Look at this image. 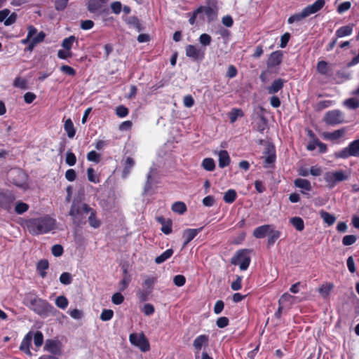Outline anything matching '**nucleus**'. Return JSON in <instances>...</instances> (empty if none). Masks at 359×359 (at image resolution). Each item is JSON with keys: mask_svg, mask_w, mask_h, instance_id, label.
<instances>
[{"mask_svg": "<svg viewBox=\"0 0 359 359\" xmlns=\"http://www.w3.org/2000/svg\"><path fill=\"white\" fill-rule=\"evenodd\" d=\"M23 304L31 311L41 316H48L53 314L55 308L46 299L37 295L29 293L24 298Z\"/></svg>", "mask_w": 359, "mask_h": 359, "instance_id": "nucleus-1", "label": "nucleus"}, {"mask_svg": "<svg viewBox=\"0 0 359 359\" xmlns=\"http://www.w3.org/2000/svg\"><path fill=\"white\" fill-rule=\"evenodd\" d=\"M55 220L49 216L29 219L27 223L28 231L32 235L48 233L55 227Z\"/></svg>", "mask_w": 359, "mask_h": 359, "instance_id": "nucleus-2", "label": "nucleus"}, {"mask_svg": "<svg viewBox=\"0 0 359 359\" xmlns=\"http://www.w3.org/2000/svg\"><path fill=\"white\" fill-rule=\"evenodd\" d=\"M91 211V208L86 203L74 201L71 205L69 215L72 217L74 224L77 226L86 224V214Z\"/></svg>", "mask_w": 359, "mask_h": 359, "instance_id": "nucleus-3", "label": "nucleus"}, {"mask_svg": "<svg viewBox=\"0 0 359 359\" xmlns=\"http://www.w3.org/2000/svg\"><path fill=\"white\" fill-rule=\"evenodd\" d=\"M325 0H316L313 4L306 6L300 13L292 15L287 20L288 24L299 22L311 14L318 12L325 6Z\"/></svg>", "mask_w": 359, "mask_h": 359, "instance_id": "nucleus-4", "label": "nucleus"}, {"mask_svg": "<svg viewBox=\"0 0 359 359\" xmlns=\"http://www.w3.org/2000/svg\"><path fill=\"white\" fill-rule=\"evenodd\" d=\"M8 180L15 186L27 189L29 187L27 183L28 175L21 169H11L8 172Z\"/></svg>", "mask_w": 359, "mask_h": 359, "instance_id": "nucleus-5", "label": "nucleus"}, {"mask_svg": "<svg viewBox=\"0 0 359 359\" xmlns=\"http://www.w3.org/2000/svg\"><path fill=\"white\" fill-rule=\"evenodd\" d=\"M250 262V250L248 249H242L236 251L231 259V264L235 266L238 265L241 271L247 270Z\"/></svg>", "mask_w": 359, "mask_h": 359, "instance_id": "nucleus-6", "label": "nucleus"}, {"mask_svg": "<svg viewBox=\"0 0 359 359\" xmlns=\"http://www.w3.org/2000/svg\"><path fill=\"white\" fill-rule=\"evenodd\" d=\"M334 157L337 158L346 159L350 156H359V139L352 141L348 145L334 153Z\"/></svg>", "mask_w": 359, "mask_h": 359, "instance_id": "nucleus-7", "label": "nucleus"}, {"mask_svg": "<svg viewBox=\"0 0 359 359\" xmlns=\"http://www.w3.org/2000/svg\"><path fill=\"white\" fill-rule=\"evenodd\" d=\"M108 0H89L88 2V10L91 13L98 15H108L109 9L107 6Z\"/></svg>", "mask_w": 359, "mask_h": 359, "instance_id": "nucleus-8", "label": "nucleus"}, {"mask_svg": "<svg viewBox=\"0 0 359 359\" xmlns=\"http://www.w3.org/2000/svg\"><path fill=\"white\" fill-rule=\"evenodd\" d=\"M351 175V172H346L342 170L334 171L332 172H327L325 176V180L332 186H334L337 182L347 180Z\"/></svg>", "mask_w": 359, "mask_h": 359, "instance_id": "nucleus-9", "label": "nucleus"}, {"mask_svg": "<svg viewBox=\"0 0 359 359\" xmlns=\"http://www.w3.org/2000/svg\"><path fill=\"white\" fill-rule=\"evenodd\" d=\"M324 121L330 126H336L344 122V114L339 109L328 111L324 117Z\"/></svg>", "mask_w": 359, "mask_h": 359, "instance_id": "nucleus-10", "label": "nucleus"}, {"mask_svg": "<svg viewBox=\"0 0 359 359\" xmlns=\"http://www.w3.org/2000/svg\"><path fill=\"white\" fill-rule=\"evenodd\" d=\"M129 340L132 344L138 347L143 352H146L149 350V341L143 333L140 334L135 333L130 334Z\"/></svg>", "mask_w": 359, "mask_h": 359, "instance_id": "nucleus-11", "label": "nucleus"}, {"mask_svg": "<svg viewBox=\"0 0 359 359\" xmlns=\"http://www.w3.org/2000/svg\"><path fill=\"white\" fill-rule=\"evenodd\" d=\"M15 196L9 191L0 192V206L1 208L10 212L13 208V203Z\"/></svg>", "mask_w": 359, "mask_h": 359, "instance_id": "nucleus-12", "label": "nucleus"}, {"mask_svg": "<svg viewBox=\"0 0 359 359\" xmlns=\"http://www.w3.org/2000/svg\"><path fill=\"white\" fill-rule=\"evenodd\" d=\"M186 55L194 61H201L204 58V50L194 45H187L185 48Z\"/></svg>", "mask_w": 359, "mask_h": 359, "instance_id": "nucleus-13", "label": "nucleus"}, {"mask_svg": "<svg viewBox=\"0 0 359 359\" xmlns=\"http://www.w3.org/2000/svg\"><path fill=\"white\" fill-rule=\"evenodd\" d=\"M8 8H4L0 11V22H4V25L9 26L14 24L17 20V14L12 13Z\"/></svg>", "mask_w": 359, "mask_h": 359, "instance_id": "nucleus-14", "label": "nucleus"}, {"mask_svg": "<svg viewBox=\"0 0 359 359\" xmlns=\"http://www.w3.org/2000/svg\"><path fill=\"white\" fill-rule=\"evenodd\" d=\"M8 8H4L0 11V22H4V25L9 26L14 24L17 20V14L12 13Z\"/></svg>", "mask_w": 359, "mask_h": 359, "instance_id": "nucleus-15", "label": "nucleus"}, {"mask_svg": "<svg viewBox=\"0 0 359 359\" xmlns=\"http://www.w3.org/2000/svg\"><path fill=\"white\" fill-rule=\"evenodd\" d=\"M203 227L198 229H187L184 230L182 233V238H184V243L182 248H185L196 236L203 230Z\"/></svg>", "mask_w": 359, "mask_h": 359, "instance_id": "nucleus-16", "label": "nucleus"}, {"mask_svg": "<svg viewBox=\"0 0 359 359\" xmlns=\"http://www.w3.org/2000/svg\"><path fill=\"white\" fill-rule=\"evenodd\" d=\"M196 13H200V14L204 13L209 22L215 20L217 16V8L211 6H200L196 9Z\"/></svg>", "mask_w": 359, "mask_h": 359, "instance_id": "nucleus-17", "label": "nucleus"}, {"mask_svg": "<svg viewBox=\"0 0 359 359\" xmlns=\"http://www.w3.org/2000/svg\"><path fill=\"white\" fill-rule=\"evenodd\" d=\"M283 57V55L280 50L273 52L267 60L268 67H275L279 65L282 62Z\"/></svg>", "mask_w": 359, "mask_h": 359, "instance_id": "nucleus-18", "label": "nucleus"}, {"mask_svg": "<svg viewBox=\"0 0 359 359\" xmlns=\"http://www.w3.org/2000/svg\"><path fill=\"white\" fill-rule=\"evenodd\" d=\"M32 333L29 332L25 336L20 346V350L29 355H32L29 349L32 344Z\"/></svg>", "mask_w": 359, "mask_h": 359, "instance_id": "nucleus-19", "label": "nucleus"}, {"mask_svg": "<svg viewBox=\"0 0 359 359\" xmlns=\"http://www.w3.org/2000/svg\"><path fill=\"white\" fill-rule=\"evenodd\" d=\"M44 350L51 353L55 355H60L59 342L53 339H48L46 341Z\"/></svg>", "mask_w": 359, "mask_h": 359, "instance_id": "nucleus-20", "label": "nucleus"}, {"mask_svg": "<svg viewBox=\"0 0 359 359\" xmlns=\"http://www.w3.org/2000/svg\"><path fill=\"white\" fill-rule=\"evenodd\" d=\"M135 164V160L130 156L126 157V158L125 160H123V170L122 172L123 178H126L129 175V174L131 172V170H132L133 168L134 167Z\"/></svg>", "mask_w": 359, "mask_h": 359, "instance_id": "nucleus-21", "label": "nucleus"}, {"mask_svg": "<svg viewBox=\"0 0 359 359\" xmlns=\"http://www.w3.org/2000/svg\"><path fill=\"white\" fill-rule=\"evenodd\" d=\"M266 154L264 160V168H269L271 165L273 164L276 161V151L273 147H268L264 152Z\"/></svg>", "mask_w": 359, "mask_h": 359, "instance_id": "nucleus-22", "label": "nucleus"}, {"mask_svg": "<svg viewBox=\"0 0 359 359\" xmlns=\"http://www.w3.org/2000/svg\"><path fill=\"white\" fill-rule=\"evenodd\" d=\"M272 227L270 224H264L255 229L253 231V236L256 238H262L268 235L270 231V229Z\"/></svg>", "mask_w": 359, "mask_h": 359, "instance_id": "nucleus-23", "label": "nucleus"}, {"mask_svg": "<svg viewBox=\"0 0 359 359\" xmlns=\"http://www.w3.org/2000/svg\"><path fill=\"white\" fill-rule=\"evenodd\" d=\"M285 81L283 79L274 80L270 86L267 87L269 94H275L280 90L284 86Z\"/></svg>", "mask_w": 359, "mask_h": 359, "instance_id": "nucleus-24", "label": "nucleus"}, {"mask_svg": "<svg viewBox=\"0 0 359 359\" xmlns=\"http://www.w3.org/2000/svg\"><path fill=\"white\" fill-rule=\"evenodd\" d=\"M218 156L219 168H224L229 165L231 162V158L227 151L220 150L218 152Z\"/></svg>", "mask_w": 359, "mask_h": 359, "instance_id": "nucleus-25", "label": "nucleus"}, {"mask_svg": "<svg viewBox=\"0 0 359 359\" xmlns=\"http://www.w3.org/2000/svg\"><path fill=\"white\" fill-rule=\"evenodd\" d=\"M353 25L349 24L346 26H343L337 29L335 35L337 38H341L344 36H349L353 32Z\"/></svg>", "mask_w": 359, "mask_h": 359, "instance_id": "nucleus-26", "label": "nucleus"}, {"mask_svg": "<svg viewBox=\"0 0 359 359\" xmlns=\"http://www.w3.org/2000/svg\"><path fill=\"white\" fill-rule=\"evenodd\" d=\"M126 22L130 26L135 28L138 32L144 29V27L141 25L140 21L137 16H130L126 20Z\"/></svg>", "mask_w": 359, "mask_h": 359, "instance_id": "nucleus-27", "label": "nucleus"}, {"mask_svg": "<svg viewBox=\"0 0 359 359\" xmlns=\"http://www.w3.org/2000/svg\"><path fill=\"white\" fill-rule=\"evenodd\" d=\"M319 215L320 216V218L323 220V222L329 226L332 225L336 221V217H334V215L323 210H321L319 212Z\"/></svg>", "mask_w": 359, "mask_h": 359, "instance_id": "nucleus-28", "label": "nucleus"}, {"mask_svg": "<svg viewBox=\"0 0 359 359\" xmlns=\"http://www.w3.org/2000/svg\"><path fill=\"white\" fill-rule=\"evenodd\" d=\"M281 232L278 230L270 229V231L268 233L267 244L269 246L273 245L275 242L280 238Z\"/></svg>", "mask_w": 359, "mask_h": 359, "instance_id": "nucleus-29", "label": "nucleus"}, {"mask_svg": "<svg viewBox=\"0 0 359 359\" xmlns=\"http://www.w3.org/2000/svg\"><path fill=\"white\" fill-rule=\"evenodd\" d=\"M49 264L46 259H41L36 264V269L41 278H45L46 276V270L48 269Z\"/></svg>", "mask_w": 359, "mask_h": 359, "instance_id": "nucleus-30", "label": "nucleus"}, {"mask_svg": "<svg viewBox=\"0 0 359 359\" xmlns=\"http://www.w3.org/2000/svg\"><path fill=\"white\" fill-rule=\"evenodd\" d=\"M208 341V337L205 334H201L197 337L193 343L194 347L197 350L200 351L202 346L207 344Z\"/></svg>", "mask_w": 359, "mask_h": 359, "instance_id": "nucleus-31", "label": "nucleus"}, {"mask_svg": "<svg viewBox=\"0 0 359 359\" xmlns=\"http://www.w3.org/2000/svg\"><path fill=\"white\" fill-rule=\"evenodd\" d=\"M64 129L67 132L68 137L73 138L75 136L76 130L71 118H68L65 121L64 124Z\"/></svg>", "mask_w": 359, "mask_h": 359, "instance_id": "nucleus-32", "label": "nucleus"}, {"mask_svg": "<svg viewBox=\"0 0 359 359\" xmlns=\"http://www.w3.org/2000/svg\"><path fill=\"white\" fill-rule=\"evenodd\" d=\"M152 172H153V168H151L147 175V181L145 182V184H144V187L143 189V195L148 194L150 192V191L152 189V184H153Z\"/></svg>", "mask_w": 359, "mask_h": 359, "instance_id": "nucleus-33", "label": "nucleus"}, {"mask_svg": "<svg viewBox=\"0 0 359 359\" xmlns=\"http://www.w3.org/2000/svg\"><path fill=\"white\" fill-rule=\"evenodd\" d=\"M90 216L88 217V222L91 227L94 229H97L100 226L101 222L96 217V212L91 208V211L89 212Z\"/></svg>", "mask_w": 359, "mask_h": 359, "instance_id": "nucleus-34", "label": "nucleus"}, {"mask_svg": "<svg viewBox=\"0 0 359 359\" xmlns=\"http://www.w3.org/2000/svg\"><path fill=\"white\" fill-rule=\"evenodd\" d=\"M294 185L298 188L303 189L307 191L311 190V182L307 180L298 178L294 180Z\"/></svg>", "mask_w": 359, "mask_h": 359, "instance_id": "nucleus-35", "label": "nucleus"}, {"mask_svg": "<svg viewBox=\"0 0 359 359\" xmlns=\"http://www.w3.org/2000/svg\"><path fill=\"white\" fill-rule=\"evenodd\" d=\"M173 250L170 248L163 252L161 255L156 257L155 259V262L158 264H162L168 259L173 255Z\"/></svg>", "mask_w": 359, "mask_h": 359, "instance_id": "nucleus-36", "label": "nucleus"}, {"mask_svg": "<svg viewBox=\"0 0 359 359\" xmlns=\"http://www.w3.org/2000/svg\"><path fill=\"white\" fill-rule=\"evenodd\" d=\"M292 225L298 231H302L304 229V222L302 218L300 217H292L290 220Z\"/></svg>", "mask_w": 359, "mask_h": 359, "instance_id": "nucleus-37", "label": "nucleus"}, {"mask_svg": "<svg viewBox=\"0 0 359 359\" xmlns=\"http://www.w3.org/2000/svg\"><path fill=\"white\" fill-rule=\"evenodd\" d=\"M344 105L349 109H356L359 108V99L351 97L344 101Z\"/></svg>", "mask_w": 359, "mask_h": 359, "instance_id": "nucleus-38", "label": "nucleus"}, {"mask_svg": "<svg viewBox=\"0 0 359 359\" xmlns=\"http://www.w3.org/2000/svg\"><path fill=\"white\" fill-rule=\"evenodd\" d=\"M201 165L207 171H213L215 169V162L212 158H204Z\"/></svg>", "mask_w": 359, "mask_h": 359, "instance_id": "nucleus-39", "label": "nucleus"}, {"mask_svg": "<svg viewBox=\"0 0 359 359\" xmlns=\"http://www.w3.org/2000/svg\"><path fill=\"white\" fill-rule=\"evenodd\" d=\"M345 129L341 128L336 130L332 133H328L325 135V137L330 140H336L341 138L345 134Z\"/></svg>", "mask_w": 359, "mask_h": 359, "instance_id": "nucleus-40", "label": "nucleus"}, {"mask_svg": "<svg viewBox=\"0 0 359 359\" xmlns=\"http://www.w3.org/2000/svg\"><path fill=\"white\" fill-rule=\"evenodd\" d=\"M236 197V191L233 189H229L224 193L223 199L226 203H232L235 201Z\"/></svg>", "mask_w": 359, "mask_h": 359, "instance_id": "nucleus-41", "label": "nucleus"}, {"mask_svg": "<svg viewBox=\"0 0 359 359\" xmlns=\"http://www.w3.org/2000/svg\"><path fill=\"white\" fill-rule=\"evenodd\" d=\"M172 210L175 212L182 215L187 211V206L184 203L177 201L172 204Z\"/></svg>", "mask_w": 359, "mask_h": 359, "instance_id": "nucleus-42", "label": "nucleus"}, {"mask_svg": "<svg viewBox=\"0 0 359 359\" xmlns=\"http://www.w3.org/2000/svg\"><path fill=\"white\" fill-rule=\"evenodd\" d=\"M244 116L243 111L241 109L233 108L229 114V119L231 123L236 122L238 117Z\"/></svg>", "mask_w": 359, "mask_h": 359, "instance_id": "nucleus-43", "label": "nucleus"}, {"mask_svg": "<svg viewBox=\"0 0 359 359\" xmlns=\"http://www.w3.org/2000/svg\"><path fill=\"white\" fill-rule=\"evenodd\" d=\"M316 70L322 75H327L329 71L327 62L324 60L319 61L316 66Z\"/></svg>", "mask_w": 359, "mask_h": 359, "instance_id": "nucleus-44", "label": "nucleus"}, {"mask_svg": "<svg viewBox=\"0 0 359 359\" xmlns=\"http://www.w3.org/2000/svg\"><path fill=\"white\" fill-rule=\"evenodd\" d=\"M75 41L76 43H78L76 38L74 36H70L63 39L62 46L65 49L69 50L72 48L74 42Z\"/></svg>", "mask_w": 359, "mask_h": 359, "instance_id": "nucleus-45", "label": "nucleus"}, {"mask_svg": "<svg viewBox=\"0 0 359 359\" xmlns=\"http://www.w3.org/2000/svg\"><path fill=\"white\" fill-rule=\"evenodd\" d=\"M28 209L29 205L22 201L17 202L15 206V212L18 215L25 213Z\"/></svg>", "mask_w": 359, "mask_h": 359, "instance_id": "nucleus-46", "label": "nucleus"}, {"mask_svg": "<svg viewBox=\"0 0 359 359\" xmlns=\"http://www.w3.org/2000/svg\"><path fill=\"white\" fill-rule=\"evenodd\" d=\"M56 306L62 309H65L68 306V300L65 296H59L55 299Z\"/></svg>", "mask_w": 359, "mask_h": 359, "instance_id": "nucleus-47", "label": "nucleus"}, {"mask_svg": "<svg viewBox=\"0 0 359 359\" xmlns=\"http://www.w3.org/2000/svg\"><path fill=\"white\" fill-rule=\"evenodd\" d=\"M333 288L332 284L323 285L318 290L319 293L324 297H327Z\"/></svg>", "mask_w": 359, "mask_h": 359, "instance_id": "nucleus-48", "label": "nucleus"}, {"mask_svg": "<svg viewBox=\"0 0 359 359\" xmlns=\"http://www.w3.org/2000/svg\"><path fill=\"white\" fill-rule=\"evenodd\" d=\"M65 161L66 163L69 166H73L76 164V157L71 150H69L67 152Z\"/></svg>", "mask_w": 359, "mask_h": 359, "instance_id": "nucleus-49", "label": "nucleus"}, {"mask_svg": "<svg viewBox=\"0 0 359 359\" xmlns=\"http://www.w3.org/2000/svg\"><path fill=\"white\" fill-rule=\"evenodd\" d=\"M60 281L62 284L65 285L71 284L72 282V275L68 272L62 273L60 276Z\"/></svg>", "mask_w": 359, "mask_h": 359, "instance_id": "nucleus-50", "label": "nucleus"}, {"mask_svg": "<svg viewBox=\"0 0 359 359\" xmlns=\"http://www.w3.org/2000/svg\"><path fill=\"white\" fill-rule=\"evenodd\" d=\"M27 81L20 77H16L13 82V86L16 88H19L22 90H25L27 88Z\"/></svg>", "mask_w": 359, "mask_h": 359, "instance_id": "nucleus-51", "label": "nucleus"}, {"mask_svg": "<svg viewBox=\"0 0 359 359\" xmlns=\"http://www.w3.org/2000/svg\"><path fill=\"white\" fill-rule=\"evenodd\" d=\"M114 316V311L111 309H104L100 314V319L102 321L110 320Z\"/></svg>", "mask_w": 359, "mask_h": 359, "instance_id": "nucleus-52", "label": "nucleus"}, {"mask_svg": "<svg viewBox=\"0 0 359 359\" xmlns=\"http://www.w3.org/2000/svg\"><path fill=\"white\" fill-rule=\"evenodd\" d=\"M357 240L354 235H346L342 238V244L345 246L353 245Z\"/></svg>", "mask_w": 359, "mask_h": 359, "instance_id": "nucleus-53", "label": "nucleus"}, {"mask_svg": "<svg viewBox=\"0 0 359 359\" xmlns=\"http://www.w3.org/2000/svg\"><path fill=\"white\" fill-rule=\"evenodd\" d=\"M130 281V276H126V277H123L119 283V290L124 291L128 287Z\"/></svg>", "mask_w": 359, "mask_h": 359, "instance_id": "nucleus-54", "label": "nucleus"}, {"mask_svg": "<svg viewBox=\"0 0 359 359\" xmlns=\"http://www.w3.org/2000/svg\"><path fill=\"white\" fill-rule=\"evenodd\" d=\"M200 43L204 46H209L211 43L212 38L208 34H202L198 39Z\"/></svg>", "mask_w": 359, "mask_h": 359, "instance_id": "nucleus-55", "label": "nucleus"}, {"mask_svg": "<svg viewBox=\"0 0 359 359\" xmlns=\"http://www.w3.org/2000/svg\"><path fill=\"white\" fill-rule=\"evenodd\" d=\"M43 342V335L40 331H37L34 336V343L36 347H40Z\"/></svg>", "mask_w": 359, "mask_h": 359, "instance_id": "nucleus-56", "label": "nucleus"}, {"mask_svg": "<svg viewBox=\"0 0 359 359\" xmlns=\"http://www.w3.org/2000/svg\"><path fill=\"white\" fill-rule=\"evenodd\" d=\"M154 283L155 279L154 278L149 277L144 280L143 286L146 287V290H147L148 293L151 292Z\"/></svg>", "mask_w": 359, "mask_h": 359, "instance_id": "nucleus-57", "label": "nucleus"}, {"mask_svg": "<svg viewBox=\"0 0 359 359\" xmlns=\"http://www.w3.org/2000/svg\"><path fill=\"white\" fill-rule=\"evenodd\" d=\"M87 159L89 161L99 163L100 161V155L95 151H91L87 154Z\"/></svg>", "mask_w": 359, "mask_h": 359, "instance_id": "nucleus-58", "label": "nucleus"}, {"mask_svg": "<svg viewBox=\"0 0 359 359\" xmlns=\"http://www.w3.org/2000/svg\"><path fill=\"white\" fill-rule=\"evenodd\" d=\"M242 287V276H236V279L231 283V288L237 291L241 290Z\"/></svg>", "mask_w": 359, "mask_h": 359, "instance_id": "nucleus-59", "label": "nucleus"}, {"mask_svg": "<svg viewBox=\"0 0 359 359\" xmlns=\"http://www.w3.org/2000/svg\"><path fill=\"white\" fill-rule=\"evenodd\" d=\"M116 114L118 117L123 118L128 114V109L123 105H120L116 107Z\"/></svg>", "mask_w": 359, "mask_h": 359, "instance_id": "nucleus-60", "label": "nucleus"}, {"mask_svg": "<svg viewBox=\"0 0 359 359\" xmlns=\"http://www.w3.org/2000/svg\"><path fill=\"white\" fill-rule=\"evenodd\" d=\"M124 301V297L122 295L121 292H116L111 297V302L115 305H119L122 304Z\"/></svg>", "mask_w": 359, "mask_h": 359, "instance_id": "nucleus-61", "label": "nucleus"}, {"mask_svg": "<svg viewBox=\"0 0 359 359\" xmlns=\"http://www.w3.org/2000/svg\"><path fill=\"white\" fill-rule=\"evenodd\" d=\"M51 252L55 257H60L63 254L64 250L61 245L56 244L52 247Z\"/></svg>", "mask_w": 359, "mask_h": 359, "instance_id": "nucleus-62", "label": "nucleus"}, {"mask_svg": "<svg viewBox=\"0 0 359 359\" xmlns=\"http://www.w3.org/2000/svg\"><path fill=\"white\" fill-rule=\"evenodd\" d=\"M173 283L178 287L183 286L186 283V278L183 275H177L173 278Z\"/></svg>", "mask_w": 359, "mask_h": 359, "instance_id": "nucleus-63", "label": "nucleus"}, {"mask_svg": "<svg viewBox=\"0 0 359 359\" xmlns=\"http://www.w3.org/2000/svg\"><path fill=\"white\" fill-rule=\"evenodd\" d=\"M351 4L350 1H344L340 4L337 8L339 13H343L350 9Z\"/></svg>", "mask_w": 359, "mask_h": 359, "instance_id": "nucleus-64", "label": "nucleus"}]
</instances>
